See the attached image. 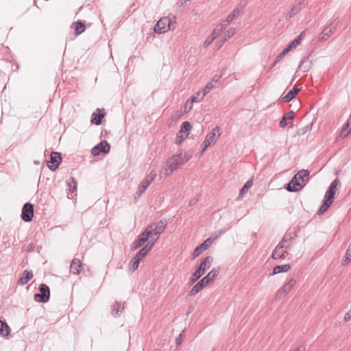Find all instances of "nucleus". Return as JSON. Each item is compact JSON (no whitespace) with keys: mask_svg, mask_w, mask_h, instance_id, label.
Returning a JSON list of instances; mask_svg holds the SVG:
<instances>
[{"mask_svg":"<svg viewBox=\"0 0 351 351\" xmlns=\"http://www.w3.org/2000/svg\"><path fill=\"white\" fill-rule=\"evenodd\" d=\"M217 237V236L213 239L209 237L206 239L204 242H202L200 245H197L194 249L193 252V258H195L196 257L199 256L201 254L203 253L204 251L206 250L208 248V247L213 243V240Z\"/></svg>","mask_w":351,"mask_h":351,"instance_id":"9d476101","label":"nucleus"},{"mask_svg":"<svg viewBox=\"0 0 351 351\" xmlns=\"http://www.w3.org/2000/svg\"><path fill=\"white\" fill-rule=\"evenodd\" d=\"M82 263L78 258H73L70 265V271L73 274H79L82 270Z\"/></svg>","mask_w":351,"mask_h":351,"instance_id":"4468645a","label":"nucleus"},{"mask_svg":"<svg viewBox=\"0 0 351 351\" xmlns=\"http://www.w3.org/2000/svg\"><path fill=\"white\" fill-rule=\"evenodd\" d=\"M296 283L294 278H291L287 283L285 284L276 293V298L280 299L281 297L286 295L293 289Z\"/></svg>","mask_w":351,"mask_h":351,"instance_id":"f8f14e48","label":"nucleus"},{"mask_svg":"<svg viewBox=\"0 0 351 351\" xmlns=\"http://www.w3.org/2000/svg\"><path fill=\"white\" fill-rule=\"evenodd\" d=\"M156 177V173L154 171H152L149 174H147L145 178L141 182L138 189V195L141 196L143 193H144L149 185L154 181Z\"/></svg>","mask_w":351,"mask_h":351,"instance_id":"39448f33","label":"nucleus"},{"mask_svg":"<svg viewBox=\"0 0 351 351\" xmlns=\"http://www.w3.org/2000/svg\"><path fill=\"white\" fill-rule=\"evenodd\" d=\"M33 277L32 271L24 270L22 276L19 279L18 284L19 285H26Z\"/></svg>","mask_w":351,"mask_h":351,"instance_id":"412c9836","label":"nucleus"},{"mask_svg":"<svg viewBox=\"0 0 351 351\" xmlns=\"http://www.w3.org/2000/svg\"><path fill=\"white\" fill-rule=\"evenodd\" d=\"M332 205V203H328L326 200L324 199L322 205L317 211V215H320L325 213L329 207Z\"/></svg>","mask_w":351,"mask_h":351,"instance_id":"72a5a7b5","label":"nucleus"},{"mask_svg":"<svg viewBox=\"0 0 351 351\" xmlns=\"http://www.w3.org/2000/svg\"><path fill=\"white\" fill-rule=\"evenodd\" d=\"M35 248V245L33 243H30L27 245L26 250L28 252H33Z\"/></svg>","mask_w":351,"mask_h":351,"instance_id":"bf43d9fd","label":"nucleus"},{"mask_svg":"<svg viewBox=\"0 0 351 351\" xmlns=\"http://www.w3.org/2000/svg\"><path fill=\"white\" fill-rule=\"evenodd\" d=\"M219 267L213 268V269L210 271H209L208 274L204 277V278L210 284L219 275Z\"/></svg>","mask_w":351,"mask_h":351,"instance_id":"5701e85b","label":"nucleus"},{"mask_svg":"<svg viewBox=\"0 0 351 351\" xmlns=\"http://www.w3.org/2000/svg\"><path fill=\"white\" fill-rule=\"evenodd\" d=\"M215 39H216V38H215V36H213L212 35H210V36H208V37L206 39V40L204 41V47H207L208 45H210L213 43V41Z\"/></svg>","mask_w":351,"mask_h":351,"instance_id":"603ef678","label":"nucleus"},{"mask_svg":"<svg viewBox=\"0 0 351 351\" xmlns=\"http://www.w3.org/2000/svg\"><path fill=\"white\" fill-rule=\"evenodd\" d=\"M301 10L302 8H300L299 5H293L291 10L287 14L286 19L289 20L290 19L293 18L294 16L298 14L301 11Z\"/></svg>","mask_w":351,"mask_h":351,"instance_id":"c85d7f7f","label":"nucleus"},{"mask_svg":"<svg viewBox=\"0 0 351 351\" xmlns=\"http://www.w3.org/2000/svg\"><path fill=\"white\" fill-rule=\"evenodd\" d=\"M241 13V10L239 8H235L233 11L228 15L226 20V23H230L237 16H238Z\"/></svg>","mask_w":351,"mask_h":351,"instance_id":"2f4dec72","label":"nucleus"},{"mask_svg":"<svg viewBox=\"0 0 351 351\" xmlns=\"http://www.w3.org/2000/svg\"><path fill=\"white\" fill-rule=\"evenodd\" d=\"M175 26L176 21L173 19L168 16H164L156 22L154 27V32L158 34H161L174 29Z\"/></svg>","mask_w":351,"mask_h":351,"instance_id":"f03ea898","label":"nucleus"},{"mask_svg":"<svg viewBox=\"0 0 351 351\" xmlns=\"http://www.w3.org/2000/svg\"><path fill=\"white\" fill-rule=\"evenodd\" d=\"M227 24L226 23V21H222L220 23L217 27L214 29L213 32H212L211 35L213 36H215V38H217L226 28Z\"/></svg>","mask_w":351,"mask_h":351,"instance_id":"a878e982","label":"nucleus"},{"mask_svg":"<svg viewBox=\"0 0 351 351\" xmlns=\"http://www.w3.org/2000/svg\"><path fill=\"white\" fill-rule=\"evenodd\" d=\"M312 124L305 126L304 128H302V134H305L311 128Z\"/></svg>","mask_w":351,"mask_h":351,"instance_id":"680f3d73","label":"nucleus"},{"mask_svg":"<svg viewBox=\"0 0 351 351\" xmlns=\"http://www.w3.org/2000/svg\"><path fill=\"white\" fill-rule=\"evenodd\" d=\"M289 51V49L285 47L276 58V62L280 61Z\"/></svg>","mask_w":351,"mask_h":351,"instance_id":"09e8293b","label":"nucleus"},{"mask_svg":"<svg viewBox=\"0 0 351 351\" xmlns=\"http://www.w3.org/2000/svg\"><path fill=\"white\" fill-rule=\"evenodd\" d=\"M10 333V328L5 322L0 319V335L8 337Z\"/></svg>","mask_w":351,"mask_h":351,"instance_id":"cd10ccee","label":"nucleus"},{"mask_svg":"<svg viewBox=\"0 0 351 351\" xmlns=\"http://www.w3.org/2000/svg\"><path fill=\"white\" fill-rule=\"evenodd\" d=\"M154 230H156V236L158 237H160V235L164 232L165 227H166V222L163 221L162 220H160L157 223H154Z\"/></svg>","mask_w":351,"mask_h":351,"instance_id":"bb28decb","label":"nucleus"},{"mask_svg":"<svg viewBox=\"0 0 351 351\" xmlns=\"http://www.w3.org/2000/svg\"><path fill=\"white\" fill-rule=\"evenodd\" d=\"M235 34V29L234 28H230L228 29L226 32L225 33V37L221 38V40L220 42V44L219 45V48H220L223 43L227 40V38L232 37Z\"/></svg>","mask_w":351,"mask_h":351,"instance_id":"f704fd0d","label":"nucleus"},{"mask_svg":"<svg viewBox=\"0 0 351 351\" xmlns=\"http://www.w3.org/2000/svg\"><path fill=\"white\" fill-rule=\"evenodd\" d=\"M252 179L247 180L245 184L242 186L239 191V195H242L243 193H246V191L252 186Z\"/></svg>","mask_w":351,"mask_h":351,"instance_id":"a19ab883","label":"nucleus"},{"mask_svg":"<svg viewBox=\"0 0 351 351\" xmlns=\"http://www.w3.org/2000/svg\"><path fill=\"white\" fill-rule=\"evenodd\" d=\"M297 237V230L289 229L283 236L280 243L285 245H290V242Z\"/></svg>","mask_w":351,"mask_h":351,"instance_id":"dca6fc26","label":"nucleus"},{"mask_svg":"<svg viewBox=\"0 0 351 351\" xmlns=\"http://www.w3.org/2000/svg\"><path fill=\"white\" fill-rule=\"evenodd\" d=\"M304 34V31L302 32L300 34L297 36L295 39H293L286 47L289 49L290 51L292 49L296 47L298 45H300L301 42V38Z\"/></svg>","mask_w":351,"mask_h":351,"instance_id":"c756f323","label":"nucleus"},{"mask_svg":"<svg viewBox=\"0 0 351 351\" xmlns=\"http://www.w3.org/2000/svg\"><path fill=\"white\" fill-rule=\"evenodd\" d=\"M213 257L212 256H206L204 260L201 262L199 266L197 267L194 273H193L190 280L191 283L195 282L199 278H200L205 273L206 270L211 266Z\"/></svg>","mask_w":351,"mask_h":351,"instance_id":"7ed1b4c3","label":"nucleus"},{"mask_svg":"<svg viewBox=\"0 0 351 351\" xmlns=\"http://www.w3.org/2000/svg\"><path fill=\"white\" fill-rule=\"evenodd\" d=\"M300 90V89L299 88L293 87L287 93V95L281 97L280 101L282 102L291 101L296 97Z\"/></svg>","mask_w":351,"mask_h":351,"instance_id":"a211bd4d","label":"nucleus"},{"mask_svg":"<svg viewBox=\"0 0 351 351\" xmlns=\"http://www.w3.org/2000/svg\"><path fill=\"white\" fill-rule=\"evenodd\" d=\"M340 185V182L338 179H335L330 184L328 189L336 191L337 186Z\"/></svg>","mask_w":351,"mask_h":351,"instance_id":"de8ad7c7","label":"nucleus"},{"mask_svg":"<svg viewBox=\"0 0 351 351\" xmlns=\"http://www.w3.org/2000/svg\"><path fill=\"white\" fill-rule=\"evenodd\" d=\"M219 77H220L219 76H218V75H215L213 77L212 82H215V83H217V82L219 81Z\"/></svg>","mask_w":351,"mask_h":351,"instance_id":"0e129e2a","label":"nucleus"},{"mask_svg":"<svg viewBox=\"0 0 351 351\" xmlns=\"http://www.w3.org/2000/svg\"><path fill=\"white\" fill-rule=\"evenodd\" d=\"M295 116L294 112L293 110H289L287 113L283 114V117H285L287 120H292L293 119Z\"/></svg>","mask_w":351,"mask_h":351,"instance_id":"3c124183","label":"nucleus"},{"mask_svg":"<svg viewBox=\"0 0 351 351\" xmlns=\"http://www.w3.org/2000/svg\"><path fill=\"white\" fill-rule=\"evenodd\" d=\"M34 217V205L29 202L25 203L21 212V219L25 222H30Z\"/></svg>","mask_w":351,"mask_h":351,"instance_id":"1a4fd4ad","label":"nucleus"},{"mask_svg":"<svg viewBox=\"0 0 351 351\" xmlns=\"http://www.w3.org/2000/svg\"><path fill=\"white\" fill-rule=\"evenodd\" d=\"M208 282H207L204 278L199 280L191 289L190 293L191 295H195L199 293L205 286L208 285Z\"/></svg>","mask_w":351,"mask_h":351,"instance_id":"aec40b11","label":"nucleus"},{"mask_svg":"<svg viewBox=\"0 0 351 351\" xmlns=\"http://www.w3.org/2000/svg\"><path fill=\"white\" fill-rule=\"evenodd\" d=\"M296 178L300 180V182L302 184L306 183L308 180L309 171L306 169L300 170L295 175Z\"/></svg>","mask_w":351,"mask_h":351,"instance_id":"b1692460","label":"nucleus"},{"mask_svg":"<svg viewBox=\"0 0 351 351\" xmlns=\"http://www.w3.org/2000/svg\"><path fill=\"white\" fill-rule=\"evenodd\" d=\"M158 238L159 237H158V236H156V237H155V238L154 237H152V238H149L147 241L153 243V245H154L155 243L156 242V241L158 239Z\"/></svg>","mask_w":351,"mask_h":351,"instance_id":"e2e57ef3","label":"nucleus"},{"mask_svg":"<svg viewBox=\"0 0 351 351\" xmlns=\"http://www.w3.org/2000/svg\"><path fill=\"white\" fill-rule=\"evenodd\" d=\"M204 96H203V94L201 95L199 92L196 93L194 95L191 97L189 99H187L185 105V108L187 107L189 103L193 104V102H198L200 101Z\"/></svg>","mask_w":351,"mask_h":351,"instance_id":"473e14b6","label":"nucleus"},{"mask_svg":"<svg viewBox=\"0 0 351 351\" xmlns=\"http://www.w3.org/2000/svg\"><path fill=\"white\" fill-rule=\"evenodd\" d=\"M184 332V330H182V332L179 335V336L176 339V343L177 346H180L182 342V335Z\"/></svg>","mask_w":351,"mask_h":351,"instance_id":"5fc2aeb1","label":"nucleus"},{"mask_svg":"<svg viewBox=\"0 0 351 351\" xmlns=\"http://www.w3.org/2000/svg\"><path fill=\"white\" fill-rule=\"evenodd\" d=\"M191 158V156L186 153L180 152L176 155L172 156L167 162L166 165L168 168L166 169L167 175H170L175 170H176L180 165H184L188 162Z\"/></svg>","mask_w":351,"mask_h":351,"instance_id":"f257e3e1","label":"nucleus"},{"mask_svg":"<svg viewBox=\"0 0 351 351\" xmlns=\"http://www.w3.org/2000/svg\"><path fill=\"white\" fill-rule=\"evenodd\" d=\"M66 184L68 186L67 196L69 198V195H73V194L76 192L77 188V182L75 178L71 177L69 180H66Z\"/></svg>","mask_w":351,"mask_h":351,"instance_id":"f3484780","label":"nucleus"},{"mask_svg":"<svg viewBox=\"0 0 351 351\" xmlns=\"http://www.w3.org/2000/svg\"><path fill=\"white\" fill-rule=\"evenodd\" d=\"M220 134V128L216 126L206 135V138L211 142L212 144H214L217 142V138L219 137Z\"/></svg>","mask_w":351,"mask_h":351,"instance_id":"6ab92c4d","label":"nucleus"},{"mask_svg":"<svg viewBox=\"0 0 351 351\" xmlns=\"http://www.w3.org/2000/svg\"><path fill=\"white\" fill-rule=\"evenodd\" d=\"M110 149V145L106 140H103L92 148L91 154L94 156H97L100 154H108Z\"/></svg>","mask_w":351,"mask_h":351,"instance_id":"0eeeda50","label":"nucleus"},{"mask_svg":"<svg viewBox=\"0 0 351 351\" xmlns=\"http://www.w3.org/2000/svg\"><path fill=\"white\" fill-rule=\"evenodd\" d=\"M62 162V156L60 152L52 151L51 152L50 160L47 162L48 168L55 171L60 166Z\"/></svg>","mask_w":351,"mask_h":351,"instance_id":"423d86ee","label":"nucleus"},{"mask_svg":"<svg viewBox=\"0 0 351 351\" xmlns=\"http://www.w3.org/2000/svg\"><path fill=\"white\" fill-rule=\"evenodd\" d=\"M211 142L208 141L206 138L202 142L201 147H202V152H205V150L211 145Z\"/></svg>","mask_w":351,"mask_h":351,"instance_id":"8fccbe9b","label":"nucleus"},{"mask_svg":"<svg viewBox=\"0 0 351 351\" xmlns=\"http://www.w3.org/2000/svg\"><path fill=\"white\" fill-rule=\"evenodd\" d=\"M140 261L141 260H138V258L135 256L131 260L129 264V268L132 272H134L138 269Z\"/></svg>","mask_w":351,"mask_h":351,"instance_id":"58836bf2","label":"nucleus"},{"mask_svg":"<svg viewBox=\"0 0 351 351\" xmlns=\"http://www.w3.org/2000/svg\"><path fill=\"white\" fill-rule=\"evenodd\" d=\"M349 124H350V122L348 121V123L345 125H343V127L341 130L340 135L343 138L346 137L348 135L349 132L351 131V129L349 131H348V128L349 127Z\"/></svg>","mask_w":351,"mask_h":351,"instance_id":"a18cd8bd","label":"nucleus"},{"mask_svg":"<svg viewBox=\"0 0 351 351\" xmlns=\"http://www.w3.org/2000/svg\"><path fill=\"white\" fill-rule=\"evenodd\" d=\"M125 308H113L112 311V315L114 317H117L119 313H121Z\"/></svg>","mask_w":351,"mask_h":351,"instance_id":"864d4df0","label":"nucleus"},{"mask_svg":"<svg viewBox=\"0 0 351 351\" xmlns=\"http://www.w3.org/2000/svg\"><path fill=\"white\" fill-rule=\"evenodd\" d=\"M335 191L328 189L324 196V199L328 202V203L330 202L332 204L335 199Z\"/></svg>","mask_w":351,"mask_h":351,"instance_id":"4c0bfd02","label":"nucleus"},{"mask_svg":"<svg viewBox=\"0 0 351 351\" xmlns=\"http://www.w3.org/2000/svg\"><path fill=\"white\" fill-rule=\"evenodd\" d=\"M306 0H298V3H296V5H299L300 7L301 8L302 5L304 3Z\"/></svg>","mask_w":351,"mask_h":351,"instance_id":"69168bd1","label":"nucleus"},{"mask_svg":"<svg viewBox=\"0 0 351 351\" xmlns=\"http://www.w3.org/2000/svg\"><path fill=\"white\" fill-rule=\"evenodd\" d=\"M50 298V289L46 284H41L39 286V293H36L34 295L35 301L45 303L49 301Z\"/></svg>","mask_w":351,"mask_h":351,"instance_id":"20e7f679","label":"nucleus"},{"mask_svg":"<svg viewBox=\"0 0 351 351\" xmlns=\"http://www.w3.org/2000/svg\"><path fill=\"white\" fill-rule=\"evenodd\" d=\"M191 129V123L189 121H184L181 124L179 132L182 133L184 134H189Z\"/></svg>","mask_w":351,"mask_h":351,"instance_id":"c9c22d12","label":"nucleus"},{"mask_svg":"<svg viewBox=\"0 0 351 351\" xmlns=\"http://www.w3.org/2000/svg\"><path fill=\"white\" fill-rule=\"evenodd\" d=\"M343 319L346 322L351 319V308L350 311L344 315Z\"/></svg>","mask_w":351,"mask_h":351,"instance_id":"052dcab7","label":"nucleus"},{"mask_svg":"<svg viewBox=\"0 0 351 351\" xmlns=\"http://www.w3.org/2000/svg\"><path fill=\"white\" fill-rule=\"evenodd\" d=\"M188 136V134H182L178 132L177 134L176 139V143L177 145H180Z\"/></svg>","mask_w":351,"mask_h":351,"instance_id":"79ce46f5","label":"nucleus"},{"mask_svg":"<svg viewBox=\"0 0 351 351\" xmlns=\"http://www.w3.org/2000/svg\"><path fill=\"white\" fill-rule=\"evenodd\" d=\"M189 108V109H188V111L191 110V109H192V108H193V104H191V103H190L189 106L188 105V106H187V107H186V108Z\"/></svg>","mask_w":351,"mask_h":351,"instance_id":"338daca9","label":"nucleus"},{"mask_svg":"<svg viewBox=\"0 0 351 351\" xmlns=\"http://www.w3.org/2000/svg\"><path fill=\"white\" fill-rule=\"evenodd\" d=\"M154 245H153V243L148 242L145 246L143 247V249L147 250V253L149 252V251L152 250V247Z\"/></svg>","mask_w":351,"mask_h":351,"instance_id":"4d7b16f0","label":"nucleus"},{"mask_svg":"<svg viewBox=\"0 0 351 351\" xmlns=\"http://www.w3.org/2000/svg\"><path fill=\"white\" fill-rule=\"evenodd\" d=\"M293 351H304V349H303L302 348H298L295 349Z\"/></svg>","mask_w":351,"mask_h":351,"instance_id":"774afa93","label":"nucleus"},{"mask_svg":"<svg viewBox=\"0 0 351 351\" xmlns=\"http://www.w3.org/2000/svg\"><path fill=\"white\" fill-rule=\"evenodd\" d=\"M154 245H153V243L148 242L145 246L143 247V249L147 250V253L149 252V251L152 250V247Z\"/></svg>","mask_w":351,"mask_h":351,"instance_id":"13d9d810","label":"nucleus"},{"mask_svg":"<svg viewBox=\"0 0 351 351\" xmlns=\"http://www.w3.org/2000/svg\"><path fill=\"white\" fill-rule=\"evenodd\" d=\"M105 112L103 110H101L100 109L97 108V112H94L92 114L91 116V123L95 124L96 125H99L101 122L102 119H104L105 116Z\"/></svg>","mask_w":351,"mask_h":351,"instance_id":"2eb2a0df","label":"nucleus"},{"mask_svg":"<svg viewBox=\"0 0 351 351\" xmlns=\"http://www.w3.org/2000/svg\"><path fill=\"white\" fill-rule=\"evenodd\" d=\"M148 234H149L148 232H145L144 231H143L137 237V238L135 239V241L132 243V250H136L138 248H139L140 247H141L142 245H143L144 243L149 240Z\"/></svg>","mask_w":351,"mask_h":351,"instance_id":"ddd939ff","label":"nucleus"},{"mask_svg":"<svg viewBox=\"0 0 351 351\" xmlns=\"http://www.w3.org/2000/svg\"><path fill=\"white\" fill-rule=\"evenodd\" d=\"M304 186V184L300 182L294 175L291 180L285 186V189L289 192H297Z\"/></svg>","mask_w":351,"mask_h":351,"instance_id":"9b49d317","label":"nucleus"},{"mask_svg":"<svg viewBox=\"0 0 351 351\" xmlns=\"http://www.w3.org/2000/svg\"><path fill=\"white\" fill-rule=\"evenodd\" d=\"M287 119L285 118V117H282L280 123H279V126L282 128H285L287 125Z\"/></svg>","mask_w":351,"mask_h":351,"instance_id":"6e6d98bb","label":"nucleus"},{"mask_svg":"<svg viewBox=\"0 0 351 351\" xmlns=\"http://www.w3.org/2000/svg\"><path fill=\"white\" fill-rule=\"evenodd\" d=\"M154 224H149L144 230L145 232H149V234H148V238L149 239L152 238V237H156V230H154Z\"/></svg>","mask_w":351,"mask_h":351,"instance_id":"ea45409f","label":"nucleus"},{"mask_svg":"<svg viewBox=\"0 0 351 351\" xmlns=\"http://www.w3.org/2000/svg\"><path fill=\"white\" fill-rule=\"evenodd\" d=\"M71 27L75 29V35L76 36L81 34L85 30V25L80 20L73 23Z\"/></svg>","mask_w":351,"mask_h":351,"instance_id":"4be33fe9","label":"nucleus"},{"mask_svg":"<svg viewBox=\"0 0 351 351\" xmlns=\"http://www.w3.org/2000/svg\"><path fill=\"white\" fill-rule=\"evenodd\" d=\"M290 268L291 266L289 264L276 265L274 267L273 271L271 275H276L280 273L287 272L290 269Z\"/></svg>","mask_w":351,"mask_h":351,"instance_id":"393cba45","label":"nucleus"},{"mask_svg":"<svg viewBox=\"0 0 351 351\" xmlns=\"http://www.w3.org/2000/svg\"><path fill=\"white\" fill-rule=\"evenodd\" d=\"M290 247V245H285L282 243H279L275 249L272 252L271 257L274 259H285V254L287 253V250Z\"/></svg>","mask_w":351,"mask_h":351,"instance_id":"6e6552de","label":"nucleus"},{"mask_svg":"<svg viewBox=\"0 0 351 351\" xmlns=\"http://www.w3.org/2000/svg\"><path fill=\"white\" fill-rule=\"evenodd\" d=\"M338 24H339V20L337 18L335 20H333L332 21H331L330 23V24L326 27L328 29H329L330 30H331V32H332L337 28Z\"/></svg>","mask_w":351,"mask_h":351,"instance_id":"49530a36","label":"nucleus"},{"mask_svg":"<svg viewBox=\"0 0 351 351\" xmlns=\"http://www.w3.org/2000/svg\"><path fill=\"white\" fill-rule=\"evenodd\" d=\"M332 33V32H331V30H330L327 27H325L324 29V30L322 32V33L319 34V36H318V38H317L318 41L322 42V41L326 40L327 39H328L330 38Z\"/></svg>","mask_w":351,"mask_h":351,"instance_id":"7c9ffc66","label":"nucleus"},{"mask_svg":"<svg viewBox=\"0 0 351 351\" xmlns=\"http://www.w3.org/2000/svg\"><path fill=\"white\" fill-rule=\"evenodd\" d=\"M214 87H215V85L213 82H208L207 84L206 85V86L204 87V88L203 89V91H202L203 96H205L206 95H207L210 91V90H212Z\"/></svg>","mask_w":351,"mask_h":351,"instance_id":"37998d69","label":"nucleus"},{"mask_svg":"<svg viewBox=\"0 0 351 351\" xmlns=\"http://www.w3.org/2000/svg\"><path fill=\"white\" fill-rule=\"evenodd\" d=\"M147 250L143 249V247L136 253L135 257L138 258V260L142 261L147 254Z\"/></svg>","mask_w":351,"mask_h":351,"instance_id":"c03bdc74","label":"nucleus"},{"mask_svg":"<svg viewBox=\"0 0 351 351\" xmlns=\"http://www.w3.org/2000/svg\"><path fill=\"white\" fill-rule=\"evenodd\" d=\"M351 261V243L349 245V247L346 252L344 257L341 261V265L343 266L346 265Z\"/></svg>","mask_w":351,"mask_h":351,"instance_id":"e433bc0d","label":"nucleus"}]
</instances>
